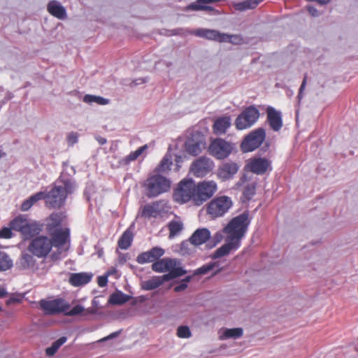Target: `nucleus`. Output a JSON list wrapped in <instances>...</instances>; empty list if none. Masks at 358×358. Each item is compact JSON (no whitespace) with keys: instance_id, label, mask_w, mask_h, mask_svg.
<instances>
[{"instance_id":"nucleus-1","label":"nucleus","mask_w":358,"mask_h":358,"mask_svg":"<svg viewBox=\"0 0 358 358\" xmlns=\"http://www.w3.org/2000/svg\"><path fill=\"white\" fill-rule=\"evenodd\" d=\"M70 241V229L64 227L52 234L50 238L45 235L33 238L28 245L27 250L36 257L45 259L50 255L53 247L57 249L59 254L67 251Z\"/></svg>"},{"instance_id":"nucleus-2","label":"nucleus","mask_w":358,"mask_h":358,"mask_svg":"<svg viewBox=\"0 0 358 358\" xmlns=\"http://www.w3.org/2000/svg\"><path fill=\"white\" fill-rule=\"evenodd\" d=\"M55 185L48 194H45V203L51 208H60L68 196L73 193L74 182L69 178L60 177Z\"/></svg>"},{"instance_id":"nucleus-3","label":"nucleus","mask_w":358,"mask_h":358,"mask_svg":"<svg viewBox=\"0 0 358 358\" xmlns=\"http://www.w3.org/2000/svg\"><path fill=\"white\" fill-rule=\"evenodd\" d=\"M250 223L248 213L244 212L233 217L224 228L226 238L241 245V239L245 236Z\"/></svg>"},{"instance_id":"nucleus-4","label":"nucleus","mask_w":358,"mask_h":358,"mask_svg":"<svg viewBox=\"0 0 358 358\" xmlns=\"http://www.w3.org/2000/svg\"><path fill=\"white\" fill-rule=\"evenodd\" d=\"M143 187L150 198L156 197L171 189V181L160 174H153L145 180Z\"/></svg>"},{"instance_id":"nucleus-5","label":"nucleus","mask_w":358,"mask_h":358,"mask_svg":"<svg viewBox=\"0 0 358 358\" xmlns=\"http://www.w3.org/2000/svg\"><path fill=\"white\" fill-rule=\"evenodd\" d=\"M233 206L231 197L225 195L217 196L211 199L206 206L207 215L211 219L223 217Z\"/></svg>"},{"instance_id":"nucleus-6","label":"nucleus","mask_w":358,"mask_h":358,"mask_svg":"<svg viewBox=\"0 0 358 358\" xmlns=\"http://www.w3.org/2000/svg\"><path fill=\"white\" fill-rule=\"evenodd\" d=\"M194 181L191 178H184L180 180L173 193L176 202L180 204L191 202L194 206Z\"/></svg>"},{"instance_id":"nucleus-7","label":"nucleus","mask_w":358,"mask_h":358,"mask_svg":"<svg viewBox=\"0 0 358 358\" xmlns=\"http://www.w3.org/2000/svg\"><path fill=\"white\" fill-rule=\"evenodd\" d=\"M217 184L214 180L194 182V206H201L217 192Z\"/></svg>"},{"instance_id":"nucleus-8","label":"nucleus","mask_w":358,"mask_h":358,"mask_svg":"<svg viewBox=\"0 0 358 358\" xmlns=\"http://www.w3.org/2000/svg\"><path fill=\"white\" fill-rule=\"evenodd\" d=\"M178 264L179 262L176 259L164 258L156 260L152 265V269L160 273L169 271V273L164 275H169L168 280H170L186 273V271L178 266Z\"/></svg>"},{"instance_id":"nucleus-9","label":"nucleus","mask_w":358,"mask_h":358,"mask_svg":"<svg viewBox=\"0 0 358 358\" xmlns=\"http://www.w3.org/2000/svg\"><path fill=\"white\" fill-rule=\"evenodd\" d=\"M265 138L264 129L259 127L254 129L244 137L241 143V149L243 152H252L261 146Z\"/></svg>"},{"instance_id":"nucleus-10","label":"nucleus","mask_w":358,"mask_h":358,"mask_svg":"<svg viewBox=\"0 0 358 358\" xmlns=\"http://www.w3.org/2000/svg\"><path fill=\"white\" fill-rule=\"evenodd\" d=\"M259 111L255 106L245 108L235 120L236 128L243 130L252 127L259 117Z\"/></svg>"},{"instance_id":"nucleus-11","label":"nucleus","mask_w":358,"mask_h":358,"mask_svg":"<svg viewBox=\"0 0 358 358\" xmlns=\"http://www.w3.org/2000/svg\"><path fill=\"white\" fill-rule=\"evenodd\" d=\"M234 150V145L222 138H215L208 146V152L217 159L227 158Z\"/></svg>"},{"instance_id":"nucleus-12","label":"nucleus","mask_w":358,"mask_h":358,"mask_svg":"<svg viewBox=\"0 0 358 358\" xmlns=\"http://www.w3.org/2000/svg\"><path fill=\"white\" fill-rule=\"evenodd\" d=\"M214 168V162L209 157L202 156L196 159L191 164L189 171L196 178H203L210 173Z\"/></svg>"},{"instance_id":"nucleus-13","label":"nucleus","mask_w":358,"mask_h":358,"mask_svg":"<svg viewBox=\"0 0 358 358\" xmlns=\"http://www.w3.org/2000/svg\"><path fill=\"white\" fill-rule=\"evenodd\" d=\"M245 169L257 175H264L272 171L271 161L265 157H251L246 162Z\"/></svg>"},{"instance_id":"nucleus-14","label":"nucleus","mask_w":358,"mask_h":358,"mask_svg":"<svg viewBox=\"0 0 358 358\" xmlns=\"http://www.w3.org/2000/svg\"><path fill=\"white\" fill-rule=\"evenodd\" d=\"M41 308L46 315H55L66 311L70 306L62 299L47 301L41 300L39 302Z\"/></svg>"},{"instance_id":"nucleus-15","label":"nucleus","mask_w":358,"mask_h":358,"mask_svg":"<svg viewBox=\"0 0 358 358\" xmlns=\"http://www.w3.org/2000/svg\"><path fill=\"white\" fill-rule=\"evenodd\" d=\"M266 122L273 131H279L283 125L281 112L268 106L266 108Z\"/></svg>"},{"instance_id":"nucleus-16","label":"nucleus","mask_w":358,"mask_h":358,"mask_svg":"<svg viewBox=\"0 0 358 358\" xmlns=\"http://www.w3.org/2000/svg\"><path fill=\"white\" fill-rule=\"evenodd\" d=\"M238 169L239 166L236 162H226L217 169V176L221 180L226 181L232 178Z\"/></svg>"},{"instance_id":"nucleus-17","label":"nucleus","mask_w":358,"mask_h":358,"mask_svg":"<svg viewBox=\"0 0 358 358\" xmlns=\"http://www.w3.org/2000/svg\"><path fill=\"white\" fill-rule=\"evenodd\" d=\"M66 218V215L64 213H52L48 218V223L46 224V229L48 232L52 236V234H55V231L60 230L58 229L65 222ZM63 228H61L62 229Z\"/></svg>"},{"instance_id":"nucleus-18","label":"nucleus","mask_w":358,"mask_h":358,"mask_svg":"<svg viewBox=\"0 0 358 358\" xmlns=\"http://www.w3.org/2000/svg\"><path fill=\"white\" fill-rule=\"evenodd\" d=\"M164 254V250L158 247H154L147 252H142L136 257V262L140 264L155 262Z\"/></svg>"},{"instance_id":"nucleus-19","label":"nucleus","mask_w":358,"mask_h":358,"mask_svg":"<svg viewBox=\"0 0 358 358\" xmlns=\"http://www.w3.org/2000/svg\"><path fill=\"white\" fill-rule=\"evenodd\" d=\"M192 34L196 36L220 43L224 42L225 40L224 37H227V36L223 35V34L217 30L208 29H198L194 30Z\"/></svg>"},{"instance_id":"nucleus-20","label":"nucleus","mask_w":358,"mask_h":358,"mask_svg":"<svg viewBox=\"0 0 358 358\" xmlns=\"http://www.w3.org/2000/svg\"><path fill=\"white\" fill-rule=\"evenodd\" d=\"M210 238V232L206 228L196 229L189 238V242L194 245L199 246L206 243Z\"/></svg>"},{"instance_id":"nucleus-21","label":"nucleus","mask_w":358,"mask_h":358,"mask_svg":"<svg viewBox=\"0 0 358 358\" xmlns=\"http://www.w3.org/2000/svg\"><path fill=\"white\" fill-rule=\"evenodd\" d=\"M240 244L229 240L226 238V243L217 248L213 254V259H217L229 255L231 251L236 250L240 248Z\"/></svg>"},{"instance_id":"nucleus-22","label":"nucleus","mask_w":358,"mask_h":358,"mask_svg":"<svg viewBox=\"0 0 358 358\" xmlns=\"http://www.w3.org/2000/svg\"><path fill=\"white\" fill-rule=\"evenodd\" d=\"M92 274L89 273H73L70 274L69 282L73 287H80L89 283Z\"/></svg>"},{"instance_id":"nucleus-23","label":"nucleus","mask_w":358,"mask_h":358,"mask_svg":"<svg viewBox=\"0 0 358 358\" xmlns=\"http://www.w3.org/2000/svg\"><path fill=\"white\" fill-rule=\"evenodd\" d=\"M204 141L203 139L195 140L193 138H189L185 142L186 151L193 155H199L204 146Z\"/></svg>"},{"instance_id":"nucleus-24","label":"nucleus","mask_w":358,"mask_h":358,"mask_svg":"<svg viewBox=\"0 0 358 358\" xmlns=\"http://www.w3.org/2000/svg\"><path fill=\"white\" fill-rule=\"evenodd\" d=\"M159 201H155L145 205L141 212V217L148 219L157 217L162 213V210L159 209Z\"/></svg>"},{"instance_id":"nucleus-25","label":"nucleus","mask_w":358,"mask_h":358,"mask_svg":"<svg viewBox=\"0 0 358 358\" xmlns=\"http://www.w3.org/2000/svg\"><path fill=\"white\" fill-rule=\"evenodd\" d=\"M231 126V118L229 116H223L218 117L215 121L213 129L216 135H222L225 134L227 129Z\"/></svg>"},{"instance_id":"nucleus-26","label":"nucleus","mask_w":358,"mask_h":358,"mask_svg":"<svg viewBox=\"0 0 358 358\" xmlns=\"http://www.w3.org/2000/svg\"><path fill=\"white\" fill-rule=\"evenodd\" d=\"M42 225L39 223L27 221L21 234L25 239H27L35 236H39L38 234L42 231Z\"/></svg>"},{"instance_id":"nucleus-27","label":"nucleus","mask_w":358,"mask_h":358,"mask_svg":"<svg viewBox=\"0 0 358 358\" xmlns=\"http://www.w3.org/2000/svg\"><path fill=\"white\" fill-rule=\"evenodd\" d=\"M168 276H153L150 279L142 282L141 288L147 291L155 289L161 286L164 282L169 281Z\"/></svg>"},{"instance_id":"nucleus-28","label":"nucleus","mask_w":358,"mask_h":358,"mask_svg":"<svg viewBox=\"0 0 358 358\" xmlns=\"http://www.w3.org/2000/svg\"><path fill=\"white\" fill-rule=\"evenodd\" d=\"M47 10L50 15L60 20L66 16L65 8L56 1H50L47 6Z\"/></svg>"},{"instance_id":"nucleus-29","label":"nucleus","mask_w":358,"mask_h":358,"mask_svg":"<svg viewBox=\"0 0 358 358\" xmlns=\"http://www.w3.org/2000/svg\"><path fill=\"white\" fill-rule=\"evenodd\" d=\"M134 234L130 229L125 230L118 240V247L122 250L128 249L133 241Z\"/></svg>"},{"instance_id":"nucleus-30","label":"nucleus","mask_w":358,"mask_h":358,"mask_svg":"<svg viewBox=\"0 0 358 358\" xmlns=\"http://www.w3.org/2000/svg\"><path fill=\"white\" fill-rule=\"evenodd\" d=\"M148 148V145H145L138 148L136 150L130 152V154L125 157L122 158L120 162V164L126 166L129 164L131 162L136 160L142 153Z\"/></svg>"},{"instance_id":"nucleus-31","label":"nucleus","mask_w":358,"mask_h":358,"mask_svg":"<svg viewBox=\"0 0 358 358\" xmlns=\"http://www.w3.org/2000/svg\"><path fill=\"white\" fill-rule=\"evenodd\" d=\"M130 299V296L123 292L118 291L110 296L109 303L113 305H122Z\"/></svg>"},{"instance_id":"nucleus-32","label":"nucleus","mask_w":358,"mask_h":358,"mask_svg":"<svg viewBox=\"0 0 358 358\" xmlns=\"http://www.w3.org/2000/svg\"><path fill=\"white\" fill-rule=\"evenodd\" d=\"M262 0H245L243 2L236 3L234 5V8L238 11H244L255 8Z\"/></svg>"},{"instance_id":"nucleus-33","label":"nucleus","mask_w":358,"mask_h":358,"mask_svg":"<svg viewBox=\"0 0 358 358\" xmlns=\"http://www.w3.org/2000/svg\"><path fill=\"white\" fill-rule=\"evenodd\" d=\"M34 257H36L30 252H22L19 260L20 266L23 268L34 267L36 264Z\"/></svg>"},{"instance_id":"nucleus-34","label":"nucleus","mask_w":358,"mask_h":358,"mask_svg":"<svg viewBox=\"0 0 358 358\" xmlns=\"http://www.w3.org/2000/svg\"><path fill=\"white\" fill-rule=\"evenodd\" d=\"M172 165V159L170 155H165L159 165L155 169V172L157 174L160 173H166L170 170Z\"/></svg>"},{"instance_id":"nucleus-35","label":"nucleus","mask_w":358,"mask_h":358,"mask_svg":"<svg viewBox=\"0 0 358 358\" xmlns=\"http://www.w3.org/2000/svg\"><path fill=\"white\" fill-rule=\"evenodd\" d=\"M169 230V238H174L178 235L183 229V224L180 220H172L168 224Z\"/></svg>"},{"instance_id":"nucleus-36","label":"nucleus","mask_w":358,"mask_h":358,"mask_svg":"<svg viewBox=\"0 0 358 358\" xmlns=\"http://www.w3.org/2000/svg\"><path fill=\"white\" fill-rule=\"evenodd\" d=\"M27 221L26 218L18 216L10 222V227L13 230L20 231L22 234Z\"/></svg>"},{"instance_id":"nucleus-37","label":"nucleus","mask_w":358,"mask_h":358,"mask_svg":"<svg viewBox=\"0 0 358 358\" xmlns=\"http://www.w3.org/2000/svg\"><path fill=\"white\" fill-rule=\"evenodd\" d=\"M83 101L87 103H96L99 105H107L109 103V100L102 96L86 94L83 97Z\"/></svg>"},{"instance_id":"nucleus-38","label":"nucleus","mask_w":358,"mask_h":358,"mask_svg":"<svg viewBox=\"0 0 358 358\" xmlns=\"http://www.w3.org/2000/svg\"><path fill=\"white\" fill-rule=\"evenodd\" d=\"M94 310L92 309L85 310L84 307L81 305H76L73 307L69 311L66 312L65 315L67 316H75L77 315L83 314L87 315L88 314H93Z\"/></svg>"},{"instance_id":"nucleus-39","label":"nucleus","mask_w":358,"mask_h":358,"mask_svg":"<svg viewBox=\"0 0 358 358\" xmlns=\"http://www.w3.org/2000/svg\"><path fill=\"white\" fill-rule=\"evenodd\" d=\"M66 341V337L62 336L58 340L55 341L52 345L45 350V353L48 356H53L58 349Z\"/></svg>"},{"instance_id":"nucleus-40","label":"nucleus","mask_w":358,"mask_h":358,"mask_svg":"<svg viewBox=\"0 0 358 358\" xmlns=\"http://www.w3.org/2000/svg\"><path fill=\"white\" fill-rule=\"evenodd\" d=\"M12 266V261L7 254L0 251V271H6L11 268Z\"/></svg>"},{"instance_id":"nucleus-41","label":"nucleus","mask_w":358,"mask_h":358,"mask_svg":"<svg viewBox=\"0 0 358 358\" xmlns=\"http://www.w3.org/2000/svg\"><path fill=\"white\" fill-rule=\"evenodd\" d=\"M243 335V329L241 328H234V329H227L224 331V338H239Z\"/></svg>"},{"instance_id":"nucleus-42","label":"nucleus","mask_w":358,"mask_h":358,"mask_svg":"<svg viewBox=\"0 0 358 358\" xmlns=\"http://www.w3.org/2000/svg\"><path fill=\"white\" fill-rule=\"evenodd\" d=\"M256 192V183L252 182L247 185L243 190V194L245 199L250 200Z\"/></svg>"},{"instance_id":"nucleus-43","label":"nucleus","mask_w":358,"mask_h":358,"mask_svg":"<svg viewBox=\"0 0 358 358\" xmlns=\"http://www.w3.org/2000/svg\"><path fill=\"white\" fill-rule=\"evenodd\" d=\"M223 35L227 36V37H224L225 40L224 42L231 43L234 45H240L243 42V38L239 34H223Z\"/></svg>"},{"instance_id":"nucleus-44","label":"nucleus","mask_w":358,"mask_h":358,"mask_svg":"<svg viewBox=\"0 0 358 358\" xmlns=\"http://www.w3.org/2000/svg\"><path fill=\"white\" fill-rule=\"evenodd\" d=\"M216 266L215 262H211L203 265L194 271V275H204L213 270Z\"/></svg>"},{"instance_id":"nucleus-45","label":"nucleus","mask_w":358,"mask_h":358,"mask_svg":"<svg viewBox=\"0 0 358 358\" xmlns=\"http://www.w3.org/2000/svg\"><path fill=\"white\" fill-rule=\"evenodd\" d=\"M177 336L182 338H189L191 332L189 327L187 326H180L177 329Z\"/></svg>"},{"instance_id":"nucleus-46","label":"nucleus","mask_w":358,"mask_h":358,"mask_svg":"<svg viewBox=\"0 0 358 358\" xmlns=\"http://www.w3.org/2000/svg\"><path fill=\"white\" fill-rule=\"evenodd\" d=\"M29 199H30L31 203L34 205L39 200L45 199V193L43 192H39L31 196Z\"/></svg>"},{"instance_id":"nucleus-47","label":"nucleus","mask_w":358,"mask_h":358,"mask_svg":"<svg viewBox=\"0 0 358 358\" xmlns=\"http://www.w3.org/2000/svg\"><path fill=\"white\" fill-rule=\"evenodd\" d=\"M13 236L12 229L10 227H3L0 230L1 238H10Z\"/></svg>"},{"instance_id":"nucleus-48","label":"nucleus","mask_w":358,"mask_h":358,"mask_svg":"<svg viewBox=\"0 0 358 358\" xmlns=\"http://www.w3.org/2000/svg\"><path fill=\"white\" fill-rule=\"evenodd\" d=\"M67 139H68V142L70 143V144H74L77 142L78 141V135L76 133H74V132H71L69 134L68 137H67Z\"/></svg>"},{"instance_id":"nucleus-49","label":"nucleus","mask_w":358,"mask_h":358,"mask_svg":"<svg viewBox=\"0 0 358 358\" xmlns=\"http://www.w3.org/2000/svg\"><path fill=\"white\" fill-rule=\"evenodd\" d=\"M307 78H308L307 75H306L303 78V80L301 87L299 88V94H298L299 99H301L303 91L304 90L306 85Z\"/></svg>"},{"instance_id":"nucleus-50","label":"nucleus","mask_w":358,"mask_h":358,"mask_svg":"<svg viewBox=\"0 0 358 358\" xmlns=\"http://www.w3.org/2000/svg\"><path fill=\"white\" fill-rule=\"evenodd\" d=\"M32 206V203H31L30 199H28L22 203L21 206V209L23 211H26L28 210Z\"/></svg>"},{"instance_id":"nucleus-51","label":"nucleus","mask_w":358,"mask_h":358,"mask_svg":"<svg viewBox=\"0 0 358 358\" xmlns=\"http://www.w3.org/2000/svg\"><path fill=\"white\" fill-rule=\"evenodd\" d=\"M187 287V285L186 283L182 282L179 285H177L174 287V291L176 292H179L185 290Z\"/></svg>"},{"instance_id":"nucleus-52","label":"nucleus","mask_w":358,"mask_h":358,"mask_svg":"<svg viewBox=\"0 0 358 358\" xmlns=\"http://www.w3.org/2000/svg\"><path fill=\"white\" fill-rule=\"evenodd\" d=\"M119 334H120V331L113 332V333L110 334L109 336L101 339L99 341L102 342V341H106L109 339L113 338L116 337Z\"/></svg>"},{"instance_id":"nucleus-53","label":"nucleus","mask_w":358,"mask_h":358,"mask_svg":"<svg viewBox=\"0 0 358 358\" xmlns=\"http://www.w3.org/2000/svg\"><path fill=\"white\" fill-rule=\"evenodd\" d=\"M107 284V278L106 277H99L98 280V285L100 287H104Z\"/></svg>"},{"instance_id":"nucleus-54","label":"nucleus","mask_w":358,"mask_h":358,"mask_svg":"<svg viewBox=\"0 0 358 358\" xmlns=\"http://www.w3.org/2000/svg\"><path fill=\"white\" fill-rule=\"evenodd\" d=\"M308 10L311 15L316 16L317 15V10L315 8H314L313 6H309L308 8Z\"/></svg>"},{"instance_id":"nucleus-55","label":"nucleus","mask_w":358,"mask_h":358,"mask_svg":"<svg viewBox=\"0 0 358 358\" xmlns=\"http://www.w3.org/2000/svg\"><path fill=\"white\" fill-rule=\"evenodd\" d=\"M96 139L100 145H104L107 142L106 139L104 137L100 136H97Z\"/></svg>"},{"instance_id":"nucleus-56","label":"nucleus","mask_w":358,"mask_h":358,"mask_svg":"<svg viewBox=\"0 0 358 358\" xmlns=\"http://www.w3.org/2000/svg\"><path fill=\"white\" fill-rule=\"evenodd\" d=\"M17 301H18V300H17V299H15V298H10V299H9L6 301V304H7V305H10V304H11V303H15V302H17Z\"/></svg>"},{"instance_id":"nucleus-57","label":"nucleus","mask_w":358,"mask_h":358,"mask_svg":"<svg viewBox=\"0 0 358 358\" xmlns=\"http://www.w3.org/2000/svg\"><path fill=\"white\" fill-rule=\"evenodd\" d=\"M103 253H104V252H103V248H100V249H99V250H97V255H98V257H100V258H101V257H102L103 256Z\"/></svg>"},{"instance_id":"nucleus-58","label":"nucleus","mask_w":358,"mask_h":358,"mask_svg":"<svg viewBox=\"0 0 358 358\" xmlns=\"http://www.w3.org/2000/svg\"><path fill=\"white\" fill-rule=\"evenodd\" d=\"M6 294V292L4 289L0 288V298L4 296Z\"/></svg>"},{"instance_id":"nucleus-59","label":"nucleus","mask_w":358,"mask_h":358,"mask_svg":"<svg viewBox=\"0 0 358 358\" xmlns=\"http://www.w3.org/2000/svg\"><path fill=\"white\" fill-rule=\"evenodd\" d=\"M190 279H191V277H190V276H188V277L185 278L183 280V282H183V283H186V284H187L188 282H189Z\"/></svg>"},{"instance_id":"nucleus-60","label":"nucleus","mask_w":358,"mask_h":358,"mask_svg":"<svg viewBox=\"0 0 358 358\" xmlns=\"http://www.w3.org/2000/svg\"><path fill=\"white\" fill-rule=\"evenodd\" d=\"M51 258L52 259H57V254L55 252L53 253L52 255H51Z\"/></svg>"},{"instance_id":"nucleus-61","label":"nucleus","mask_w":358,"mask_h":358,"mask_svg":"<svg viewBox=\"0 0 358 358\" xmlns=\"http://www.w3.org/2000/svg\"><path fill=\"white\" fill-rule=\"evenodd\" d=\"M4 155V153H2V152L0 150V158Z\"/></svg>"},{"instance_id":"nucleus-62","label":"nucleus","mask_w":358,"mask_h":358,"mask_svg":"<svg viewBox=\"0 0 358 358\" xmlns=\"http://www.w3.org/2000/svg\"><path fill=\"white\" fill-rule=\"evenodd\" d=\"M1 310V307L0 306V311Z\"/></svg>"}]
</instances>
